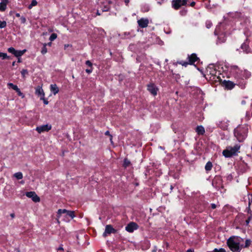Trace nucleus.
Here are the masks:
<instances>
[{"instance_id":"nucleus-1","label":"nucleus","mask_w":252,"mask_h":252,"mask_svg":"<svg viewBox=\"0 0 252 252\" xmlns=\"http://www.w3.org/2000/svg\"><path fill=\"white\" fill-rule=\"evenodd\" d=\"M251 73L247 70H242L236 65H231L229 69L228 77H233L237 81L248 79Z\"/></svg>"},{"instance_id":"nucleus-2","label":"nucleus","mask_w":252,"mask_h":252,"mask_svg":"<svg viewBox=\"0 0 252 252\" xmlns=\"http://www.w3.org/2000/svg\"><path fill=\"white\" fill-rule=\"evenodd\" d=\"M243 239L239 236H232L226 241V244L229 249L232 252H240L241 248V243Z\"/></svg>"},{"instance_id":"nucleus-3","label":"nucleus","mask_w":252,"mask_h":252,"mask_svg":"<svg viewBox=\"0 0 252 252\" xmlns=\"http://www.w3.org/2000/svg\"><path fill=\"white\" fill-rule=\"evenodd\" d=\"M248 127L246 125H239L234 130V135L237 140L242 142L246 138L248 135Z\"/></svg>"},{"instance_id":"nucleus-4","label":"nucleus","mask_w":252,"mask_h":252,"mask_svg":"<svg viewBox=\"0 0 252 252\" xmlns=\"http://www.w3.org/2000/svg\"><path fill=\"white\" fill-rule=\"evenodd\" d=\"M188 61H178L176 63H174L173 64L175 66H177V64H181L185 67H187L188 65H193L194 64L195 62H198L200 61L199 58L197 56V55L195 53H192L191 55H188Z\"/></svg>"},{"instance_id":"nucleus-5","label":"nucleus","mask_w":252,"mask_h":252,"mask_svg":"<svg viewBox=\"0 0 252 252\" xmlns=\"http://www.w3.org/2000/svg\"><path fill=\"white\" fill-rule=\"evenodd\" d=\"M240 148V146L238 145H235L234 147H229L223 151L222 154L225 158H230L232 156L236 155Z\"/></svg>"},{"instance_id":"nucleus-6","label":"nucleus","mask_w":252,"mask_h":252,"mask_svg":"<svg viewBox=\"0 0 252 252\" xmlns=\"http://www.w3.org/2000/svg\"><path fill=\"white\" fill-rule=\"evenodd\" d=\"M66 214V216L69 217L71 219H73L75 217V212L73 211H69L66 209H60L58 210L57 215V220L58 223L60 222L59 220L61 218L62 214Z\"/></svg>"},{"instance_id":"nucleus-7","label":"nucleus","mask_w":252,"mask_h":252,"mask_svg":"<svg viewBox=\"0 0 252 252\" xmlns=\"http://www.w3.org/2000/svg\"><path fill=\"white\" fill-rule=\"evenodd\" d=\"M229 15L232 18L237 19L238 21H240L241 24H242V23L243 22H246L247 19V17L244 15V14L241 12H235L234 13H229Z\"/></svg>"},{"instance_id":"nucleus-8","label":"nucleus","mask_w":252,"mask_h":252,"mask_svg":"<svg viewBox=\"0 0 252 252\" xmlns=\"http://www.w3.org/2000/svg\"><path fill=\"white\" fill-rule=\"evenodd\" d=\"M212 185L217 190H220L221 188H223L221 178L220 176H216L212 181Z\"/></svg>"},{"instance_id":"nucleus-9","label":"nucleus","mask_w":252,"mask_h":252,"mask_svg":"<svg viewBox=\"0 0 252 252\" xmlns=\"http://www.w3.org/2000/svg\"><path fill=\"white\" fill-rule=\"evenodd\" d=\"M188 0H173L172 1V7L175 10H178L182 6L187 4Z\"/></svg>"},{"instance_id":"nucleus-10","label":"nucleus","mask_w":252,"mask_h":252,"mask_svg":"<svg viewBox=\"0 0 252 252\" xmlns=\"http://www.w3.org/2000/svg\"><path fill=\"white\" fill-rule=\"evenodd\" d=\"M219 71H218L216 69V67L214 64H210L208 65L206 69V75L208 77H206V78L208 79V78L209 76H211V75H212L215 74H217V73Z\"/></svg>"},{"instance_id":"nucleus-11","label":"nucleus","mask_w":252,"mask_h":252,"mask_svg":"<svg viewBox=\"0 0 252 252\" xmlns=\"http://www.w3.org/2000/svg\"><path fill=\"white\" fill-rule=\"evenodd\" d=\"M147 90L152 94L153 96L157 95L158 91V88L153 83H150L147 85Z\"/></svg>"},{"instance_id":"nucleus-12","label":"nucleus","mask_w":252,"mask_h":252,"mask_svg":"<svg viewBox=\"0 0 252 252\" xmlns=\"http://www.w3.org/2000/svg\"><path fill=\"white\" fill-rule=\"evenodd\" d=\"M220 75V71H219L217 74L211 75V76H209L208 78H209L210 81L214 84L217 83H219L220 84L222 83V80L221 79Z\"/></svg>"},{"instance_id":"nucleus-13","label":"nucleus","mask_w":252,"mask_h":252,"mask_svg":"<svg viewBox=\"0 0 252 252\" xmlns=\"http://www.w3.org/2000/svg\"><path fill=\"white\" fill-rule=\"evenodd\" d=\"M238 168L239 171L243 174L248 171L249 166L247 163L245 162L244 161H242L239 163L238 165Z\"/></svg>"},{"instance_id":"nucleus-14","label":"nucleus","mask_w":252,"mask_h":252,"mask_svg":"<svg viewBox=\"0 0 252 252\" xmlns=\"http://www.w3.org/2000/svg\"><path fill=\"white\" fill-rule=\"evenodd\" d=\"M26 195L28 197L32 198V200L35 203L39 202L40 200L39 197L37 195L34 191L27 192Z\"/></svg>"},{"instance_id":"nucleus-15","label":"nucleus","mask_w":252,"mask_h":252,"mask_svg":"<svg viewBox=\"0 0 252 252\" xmlns=\"http://www.w3.org/2000/svg\"><path fill=\"white\" fill-rule=\"evenodd\" d=\"M52 128V126L50 125H42L39 126H37L36 128V130L39 133H41V132L45 131H49Z\"/></svg>"},{"instance_id":"nucleus-16","label":"nucleus","mask_w":252,"mask_h":252,"mask_svg":"<svg viewBox=\"0 0 252 252\" xmlns=\"http://www.w3.org/2000/svg\"><path fill=\"white\" fill-rule=\"evenodd\" d=\"M138 227L137 223L134 222L129 223L126 227V230L130 233L133 232L134 230H136Z\"/></svg>"},{"instance_id":"nucleus-17","label":"nucleus","mask_w":252,"mask_h":252,"mask_svg":"<svg viewBox=\"0 0 252 252\" xmlns=\"http://www.w3.org/2000/svg\"><path fill=\"white\" fill-rule=\"evenodd\" d=\"M116 232V230L111 225L108 224L105 226V231L103 234V236L104 237H106L107 236V234L115 233Z\"/></svg>"},{"instance_id":"nucleus-18","label":"nucleus","mask_w":252,"mask_h":252,"mask_svg":"<svg viewBox=\"0 0 252 252\" xmlns=\"http://www.w3.org/2000/svg\"><path fill=\"white\" fill-rule=\"evenodd\" d=\"M222 85L223 86H224L226 89L228 90H231L233 89L235 85V83L234 82L230 81H226V80H223L222 83Z\"/></svg>"},{"instance_id":"nucleus-19","label":"nucleus","mask_w":252,"mask_h":252,"mask_svg":"<svg viewBox=\"0 0 252 252\" xmlns=\"http://www.w3.org/2000/svg\"><path fill=\"white\" fill-rule=\"evenodd\" d=\"M138 26L141 28H146L149 24V20L147 18H141L137 21Z\"/></svg>"},{"instance_id":"nucleus-20","label":"nucleus","mask_w":252,"mask_h":252,"mask_svg":"<svg viewBox=\"0 0 252 252\" xmlns=\"http://www.w3.org/2000/svg\"><path fill=\"white\" fill-rule=\"evenodd\" d=\"M35 94L38 96H40V99H43V97L45 96V94L44 91L42 88V87L40 86H37L35 88Z\"/></svg>"},{"instance_id":"nucleus-21","label":"nucleus","mask_w":252,"mask_h":252,"mask_svg":"<svg viewBox=\"0 0 252 252\" xmlns=\"http://www.w3.org/2000/svg\"><path fill=\"white\" fill-rule=\"evenodd\" d=\"M241 48L243 51L245 52L246 53H249L251 52V49L247 39H246V41L241 45Z\"/></svg>"},{"instance_id":"nucleus-22","label":"nucleus","mask_w":252,"mask_h":252,"mask_svg":"<svg viewBox=\"0 0 252 252\" xmlns=\"http://www.w3.org/2000/svg\"><path fill=\"white\" fill-rule=\"evenodd\" d=\"M51 92L54 94L56 95L59 92V89L57 87L56 84H51L50 86Z\"/></svg>"},{"instance_id":"nucleus-23","label":"nucleus","mask_w":252,"mask_h":252,"mask_svg":"<svg viewBox=\"0 0 252 252\" xmlns=\"http://www.w3.org/2000/svg\"><path fill=\"white\" fill-rule=\"evenodd\" d=\"M195 131L199 135H203L205 132V129L202 126H198L195 128Z\"/></svg>"},{"instance_id":"nucleus-24","label":"nucleus","mask_w":252,"mask_h":252,"mask_svg":"<svg viewBox=\"0 0 252 252\" xmlns=\"http://www.w3.org/2000/svg\"><path fill=\"white\" fill-rule=\"evenodd\" d=\"M8 2V0H1L0 3V11H4L5 10Z\"/></svg>"},{"instance_id":"nucleus-25","label":"nucleus","mask_w":252,"mask_h":252,"mask_svg":"<svg viewBox=\"0 0 252 252\" xmlns=\"http://www.w3.org/2000/svg\"><path fill=\"white\" fill-rule=\"evenodd\" d=\"M226 34L224 33H221L218 34V41L220 43H223L226 41Z\"/></svg>"},{"instance_id":"nucleus-26","label":"nucleus","mask_w":252,"mask_h":252,"mask_svg":"<svg viewBox=\"0 0 252 252\" xmlns=\"http://www.w3.org/2000/svg\"><path fill=\"white\" fill-rule=\"evenodd\" d=\"M85 64L89 67H90V69H86L85 70V71L88 74L91 73L93 71V63H91L90 61L88 60L86 61Z\"/></svg>"},{"instance_id":"nucleus-27","label":"nucleus","mask_w":252,"mask_h":252,"mask_svg":"<svg viewBox=\"0 0 252 252\" xmlns=\"http://www.w3.org/2000/svg\"><path fill=\"white\" fill-rule=\"evenodd\" d=\"M26 52V50L24 49L23 50H16L15 54L14 55L15 57L18 58L21 57Z\"/></svg>"},{"instance_id":"nucleus-28","label":"nucleus","mask_w":252,"mask_h":252,"mask_svg":"<svg viewBox=\"0 0 252 252\" xmlns=\"http://www.w3.org/2000/svg\"><path fill=\"white\" fill-rule=\"evenodd\" d=\"M252 243V241L250 239H246L245 241V245L241 244V248H249Z\"/></svg>"},{"instance_id":"nucleus-29","label":"nucleus","mask_w":252,"mask_h":252,"mask_svg":"<svg viewBox=\"0 0 252 252\" xmlns=\"http://www.w3.org/2000/svg\"><path fill=\"white\" fill-rule=\"evenodd\" d=\"M213 167L212 163L210 161H208L205 165V169L206 171H210Z\"/></svg>"},{"instance_id":"nucleus-30","label":"nucleus","mask_w":252,"mask_h":252,"mask_svg":"<svg viewBox=\"0 0 252 252\" xmlns=\"http://www.w3.org/2000/svg\"><path fill=\"white\" fill-rule=\"evenodd\" d=\"M131 164L130 161L126 158L124 159V163H123V167L125 168H127Z\"/></svg>"},{"instance_id":"nucleus-31","label":"nucleus","mask_w":252,"mask_h":252,"mask_svg":"<svg viewBox=\"0 0 252 252\" xmlns=\"http://www.w3.org/2000/svg\"><path fill=\"white\" fill-rule=\"evenodd\" d=\"M14 176L15 178H16V179H18V180L22 179L23 178V177L22 173L20 172L15 173L14 174Z\"/></svg>"},{"instance_id":"nucleus-32","label":"nucleus","mask_w":252,"mask_h":252,"mask_svg":"<svg viewBox=\"0 0 252 252\" xmlns=\"http://www.w3.org/2000/svg\"><path fill=\"white\" fill-rule=\"evenodd\" d=\"M0 57L2 58V60L10 59V57L8 56L6 53L2 52H0Z\"/></svg>"},{"instance_id":"nucleus-33","label":"nucleus","mask_w":252,"mask_h":252,"mask_svg":"<svg viewBox=\"0 0 252 252\" xmlns=\"http://www.w3.org/2000/svg\"><path fill=\"white\" fill-rule=\"evenodd\" d=\"M37 4V2L36 0H32L31 4L28 6L29 9H31L33 6H36Z\"/></svg>"},{"instance_id":"nucleus-34","label":"nucleus","mask_w":252,"mask_h":252,"mask_svg":"<svg viewBox=\"0 0 252 252\" xmlns=\"http://www.w3.org/2000/svg\"><path fill=\"white\" fill-rule=\"evenodd\" d=\"M47 44L46 43H44L43 44V46L42 47L41 51V53L42 54L44 55L47 52V49L46 48Z\"/></svg>"},{"instance_id":"nucleus-35","label":"nucleus","mask_w":252,"mask_h":252,"mask_svg":"<svg viewBox=\"0 0 252 252\" xmlns=\"http://www.w3.org/2000/svg\"><path fill=\"white\" fill-rule=\"evenodd\" d=\"M57 37V34L55 33H53L51 34L50 37H49V40L51 41H54L55 39H56Z\"/></svg>"},{"instance_id":"nucleus-36","label":"nucleus","mask_w":252,"mask_h":252,"mask_svg":"<svg viewBox=\"0 0 252 252\" xmlns=\"http://www.w3.org/2000/svg\"><path fill=\"white\" fill-rule=\"evenodd\" d=\"M207 252H226V251L223 248H220L219 249L215 248L213 251Z\"/></svg>"},{"instance_id":"nucleus-37","label":"nucleus","mask_w":252,"mask_h":252,"mask_svg":"<svg viewBox=\"0 0 252 252\" xmlns=\"http://www.w3.org/2000/svg\"><path fill=\"white\" fill-rule=\"evenodd\" d=\"M252 219V214H251L248 218V219L246 220L245 221V225L246 226H248L249 225V223Z\"/></svg>"},{"instance_id":"nucleus-38","label":"nucleus","mask_w":252,"mask_h":252,"mask_svg":"<svg viewBox=\"0 0 252 252\" xmlns=\"http://www.w3.org/2000/svg\"><path fill=\"white\" fill-rule=\"evenodd\" d=\"M6 22L5 21H1L0 20V28L3 29L6 27Z\"/></svg>"},{"instance_id":"nucleus-39","label":"nucleus","mask_w":252,"mask_h":252,"mask_svg":"<svg viewBox=\"0 0 252 252\" xmlns=\"http://www.w3.org/2000/svg\"><path fill=\"white\" fill-rule=\"evenodd\" d=\"M7 51L9 53H10L12 54L13 55H14L16 50L14 48L11 47L8 48L7 49Z\"/></svg>"},{"instance_id":"nucleus-40","label":"nucleus","mask_w":252,"mask_h":252,"mask_svg":"<svg viewBox=\"0 0 252 252\" xmlns=\"http://www.w3.org/2000/svg\"><path fill=\"white\" fill-rule=\"evenodd\" d=\"M7 51L9 53H10L12 54L13 55H14L16 50L14 48L11 47L8 48L7 49Z\"/></svg>"},{"instance_id":"nucleus-41","label":"nucleus","mask_w":252,"mask_h":252,"mask_svg":"<svg viewBox=\"0 0 252 252\" xmlns=\"http://www.w3.org/2000/svg\"><path fill=\"white\" fill-rule=\"evenodd\" d=\"M7 86H8L9 88H10L12 89H13V90H15V89H16V87H18L17 85H15L13 84V83H8Z\"/></svg>"},{"instance_id":"nucleus-42","label":"nucleus","mask_w":252,"mask_h":252,"mask_svg":"<svg viewBox=\"0 0 252 252\" xmlns=\"http://www.w3.org/2000/svg\"><path fill=\"white\" fill-rule=\"evenodd\" d=\"M21 73L23 77L24 78L25 76V75L28 74V71L27 69H23L21 71Z\"/></svg>"},{"instance_id":"nucleus-43","label":"nucleus","mask_w":252,"mask_h":252,"mask_svg":"<svg viewBox=\"0 0 252 252\" xmlns=\"http://www.w3.org/2000/svg\"><path fill=\"white\" fill-rule=\"evenodd\" d=\"M104 134L105 135L109 136L110 137V140L112 142V135L111 134H110L109 131L107 130L105 132Z\"/></svg>"},{"instance_id":"nucleus-44","label":"nucleus","mask_w":252,"mask_h":252,"mask_svg":"<svg viewBox=\"0 0 252 252\" xmlns=\"http://www.w3.org/2000/svg\"><path fill=\"white\" fill-rule=\"evenodd\" d=\"M251 204V203L250 201H249V207L246 209L248 213L250 214V215L252 214V211H251V209L250 208Z\"/></svg>"},{"instance_id":"nucleus-45","label":"nucleus","mask_w":252,"mask_h":252,"mask_svg":"<svg viewBox=\"0 0 252 252\" xmlns=\"http://www.w3.org/2000/svg\"><path fill=\"white\" fill-rule=\"evenodd\" d=\"M187 13V10L186 9L182 10L180 11V13L182 16H185Z\"/></svg>"},{"instance_id":"nucleus-46","label":"nucleus","mask_w":252,"mask_h":252,"mask_svg":"<svg viewBox=\"0 0 252 252\" xmlns=\"http://www.w3.org/2000/svg\"><path fill=\"white\" fill-rule=\"evenodd\" d=\"M21 23L22 24H25L26 22V19L25 17L22 16L20 17Z\"/></svg>"},{"instance_id":"nucleus-47","label":"nucleus","mask_w":252,"mask_h":252,"mask_svg":"<svg viewBox=\"0 0 252 252\" xmlns=\"http://www.w3.org/2000/svg\"><path fill=\"white\" fill-rule=\"evenodd\" d=\"M17 93L19 96L22 97V98L25 97L24 94H23V93L21 92V91L20 90L19 91H18Z\"/></svg>"},{"instance_id":"nucleus-48","label":"nucleus","mask_w":252,"mask_h":252,"mask_svg":"<svg viewBox=\"0 0 252 252\" xmlns=\"http://www.w3.org/2000/svg\"><path fill=\"white\" fill-rule=\"evenodd\" d=\"M109 7L108 6H104V8H103V11H108L109 10Z\"/></svg>"},{"instance_id":"nucleus-49","label":"nucleus","mask_w":252,"mask_h":252,"mask_svg":"<svg viewBox=\"0 0 252 252\" xmlns=\"http://www.w3.org/2000/svg\"><path fill=\"white\" fill-rule=\"evenodd\" d=\"M176 79H179L180 78V75L178 73H176L174 77Z\"/></svg>"},{"instance_id":"nucleus-50","label":"nucleus","mask_w":252,"mask_h":252,"mask_svg":"<svg viewBox=\"0 0 252 252\" xmlns=\"http://www.w3.org/2000/svg\"><path fill=\"white\" fill-rule=\"evenodd\" d=\"M211 208H212V209H216V207H217V205H216L215 204H214V203H212V204H211Z\"/></svg>"},{"instance_id":"nucleus-51","label":"nucleus","mask_w":252,"mask_h":252,"mask_svg":"<svg viewBox=\"0 0 252 252\" xmlns=\"http://www.w3.org/2000/svg\"><path fill=\"white\" fill-rule=\"evenodd\" d=\"M40 99L43 100V102L45 104H48L49 103L48 101L44 98V97H43V99Z\"/></svg>"},{"instance_id":"nucleus-52","label":"nucleus","mask_w":252,"mask_h":252,"mask_svg":"<svg viewBox=\"0 0 252 252\" xmlns=\"http://www.w3.org/2000/svg\"><path fill=\"white\" fill-rule=\"evenodd\" d=\"M170 72L171 73V75L173 76V77H174V75H175V73L173 72V70L172 69L171 70H170Z\"/></svg>"},{"instance_id":"nucleus-53","label":"nucleus","mask_w":252,"mask_h":252,"mask_svg":"<svg viewBox=\"0 0 252 252\" xmlns=\"http://www.w3.org/2000/svg\"><path fill=\"white\" fill-rule=\"evenodd\" d=\"M195 5V2L192 1L190 3L189 6H190L191 7H193Z\"/></svg>"},{"instance_id":"nucleus-54","label":"nucleus","mask_w":252,"mask_h":252,"mask_svg":"<svg viewBox=\"0 0 252 252\" xmlns=\"http://www.w3.org/2000/svg\"><path fill=\"white\" fill-rule=\"evenodd\" d=\"M72 46L70 44H65L64 45V49H66L67 48H68V47H71Z\"/></svg>"},{"instance_id":"nucleus-55","label":"nucleus","mask_w":252,"mask_h":252,"mask_svg":"<svg viewBox=\"0 0 252 252\" xmlns=\"http://www.w3.org/2000/svg\"><path fill=\"white\" fill-rule=\"evenodd\" d=\"M124 1H125V2L126 5L128 6V3L129 2V0H125Z\"/></svg>"},{"instance_id":"nucleus-56","label":"nucleus","mask_w":252,"mask_h":252,"mask_svg":"<svg viewBox=\"0 0 252 252\" xmlns=\"http://www.w3.org/2000/svg\"><path fill=\"white\" fill-rule=\"evenodd\" d=\"M58 251H63V249L62 247L60 246L58 248Z\"/></svg>"},{"instance_id":"nucleus-57","label":"nucleus","mask_w":252,"mask_h":252,"mask_svg":"<svg viewBox=\"0 0 252 252\" xmlns=\"http://www.w3.org/2000/svg\"><path fill=\"white\" fill-rule=\"evenodd\" d=\"M17 62L18 63H20L22 62V60H21V59L20 58V57H18V61H17Z\"/></svg>"},{"instance_id":"nucleus-58","label":"nucleus","mask_w":252,"mask_h":252,"mask_svg":"<svg viewBox=\"0 0 252 252\" xmlns=\"http://www.w3.org/2000/svg\"><path fill=\"white\" fill-rule=\"evenodd\" d=\"M158 3L161 4L164 0H156Z\"/></svg>"},{"instance_id":"nucleus-59","label":"nucleus","mask_w":252,"mask_h":252,"mask_svg":"<svg viewBox=\"0 0 252 252\" xmlns=\"http://www.w3.org/2000/svg\"><path fill=\"white\" fill-rule=\"evenodd\" d=\"M16 17H21L20 14L19 13H16L15 14Z\"/></svg>"},{"instance_id":"nucleus-60","label":"nucleus","mask_w":252,"mask_h":252,"mask_svg":"<svg viewBox=\"0 0 252 252\" xmlns=\"http://www.w3.org/2000/svg\"><path fill=\"white\" fill-rule=\"evenodd\" d=\"M186 252H194L193 250L192 249H189L187 250Z\"/></svg>"},{"instance_id":"nucleus-61","label":"nucleus","mask_w":252,"mask_h":252,"mask_svg":"<svg viewBox=\"0 0 252 252\" xmlns=\"http://www.w3.org/2000/svg\"><path fill=\"white\" fill-rule=\"evenodd\" d=\"M20 90V89L18 88V87H16V89H15L14 91H16V93H17L18 91H19Z\"/></svg>"},{"instance_id":"nucleus-62","label":"nucleus","mask_w":252,"mask_h":252,"mask_svg":"<svg viewBox=\"0 0 252 252\" xmlns=\"http://www.w3.org/2000/svg\"><path fill=\"white\" fill-rule=\"evenodd\" d=\"M10 216L12 218H14L15 217V214L14 213H11L10 214Z\"/></svg>"},{"instance_id":"nucleus-63","label":"nucleus","mask_w":252,"mask_h":252,"mask_svg":"<svg viewBox=\"0 0 252 252\" xmlns=\"http://www.w3.org/2000/svg\"><path fill=\"white\" fill-rule=\"evenodd\" d=\"M47 44V45H48V46H51V45H52V42H50L48 43H47V44Z\"/></svg>"},{"instance_id":"nucleus-64","label":"nucleus","mask_w":252,"mask_h":252,"mask_svg":"<svg viewBox=\"0 0 252 252\" xmlns=\"http://www.w3.org/2000/svg\"><path fill=\"white\" fill-rule=\"evenodd\" d=\"M15 63H15V62H13L12 63V66H15Z\"/></svg>"}]
</instances>
